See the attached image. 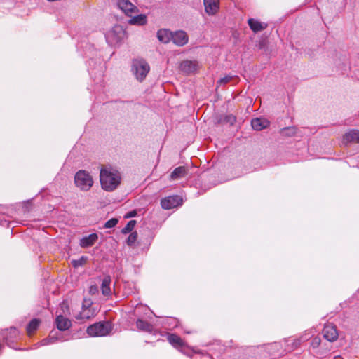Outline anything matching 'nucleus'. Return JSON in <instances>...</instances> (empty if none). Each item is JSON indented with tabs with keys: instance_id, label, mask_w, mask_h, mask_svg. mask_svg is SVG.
<instances>
[{
	"instance_id": "obj_1",
	"label": "nucleus",
	"mask_w": 359,
	"mask_h": 359,
	"mask_svg": "<svg viewBox=\"0 0 359 359\" xmlns=\"http://www.w3.org/2000/svg\"><path fill=\"white\" fill-rule=\"evenodd\" d=\"M121 172L110 165L101 168L100 172V181L101 187L107 191H113L121 182Z\"/></svg>"
},
{
	"instance_id": "obj_2",
	"label": "nucleus",
	"mask_w": 359,
	"mask_h": 359,
	"mask_svg": "<svg viewBox=\"0 0 359 359\" xmlns=\"http://www.w3.org/2000/svg\"><path fill=\"white\" fill-rule=\"evenodd\" d=\"M112 329L113 327L110 322L100 321L88 326L86 332L90 337H104L108 335Z\"/></svg>"
},
{
	"instance_id": "obj_3",
	"label": "nucleus",
	"mask_w": 359,
	"mask_h": 359,
	"mask_svg": "<svg viewBox=\"0 0 359 359\" xmlns=\"http://www.w3.org/2000/svg\"><path fill=\"white\" fill-rule=\"evenodd\" d=\"M150 70L147 62L143 59H135L133 60L132 72L136 79L140 82L143 81Z\"/></svg>"
},
{
	"instance_id": "obj_4",
	"label": "nucleus",
	"mask_w": 359,
	"mask_h": 359,
	"mask_svg": "<svg viewBox=\"0 0 359 359\" xmlns=\"http://www.w3.org/2000/svg\"><path fill=\"white\" fill-rule=\"evenodd\" d=\"M74 183L81 191H88L93 185V180L88 172L81 170L76 172Z\"/></svg>"
},
{
	"instance_id": "obj_5",
	"label": "nucleus",
	"mask_w": 359,
	"mask_h": 359,
	"mask_svg": "<svg viewBox=\"0 0 359 359\" xmlns=\"http://www.w3.org/2000/svg\"><path fill=\"white\" fill-rule=\"evenodd\" d=\"M92 302L90 299H84L82 310L75 316L77 320H88L95 316V310L91 308Z\"/></svg>"
},
{
	"instance_id": "obj_6",
	"label": "nucleus",
	"mask_w": 359,
	"mask_h": 359,
	"mask_svg": "<svg viewBox=\"0 0 359 359\" xmlns=\"http://www.w3.org/2000/svg\"><path fill=\"white\" fill-rule=\"evenodd\" d=\"M182 203V198L177 195L170 196L161 199V205L163 209L169 210L175 208Z\"/></svg>"
},
{
	"instance_id": "obj_7",
	"label": "nucleus",
	"mask_w": 359,
	"mask_h": 359,
	"mask_svg": "<svg viewBox=\"0 0 359 359\" xmlns=\"http://www.w3.org/2000/svg\"><path fill=\"white\" fill-rule=\"evenodd\" d=\"M117 6L128 17L139 12L137 7L129 0H118Z\"/></svg>"
},
{
	"instance_id": "obj_8",
	"label": "nucleus",
	"mask_w": 359,
	"mask_h": 359,
	"mask_svg": "<svg viewBox=\"0 0 359 359\" xmlns=\"http://www.w3.org/2000/svg\"><path fill=\"white\" fill-rule=\"evenodd\" d=\"M323 334L324 338L329 341H334L338 339L339 337L337 327L332 323H329L325 325L323 330Z\"/></svg>"
},
{
	"instance_id": "obj_9",
	"label": "nucleus",
	"mask_w": 359,
	"mask_h": 359,
	"mask_svg": "<svg viewBox=\"0 0 359 359\" xmlns=\"http://www.w3.org/2000/svg\"><path fill=\"white\" fill-rule=\"evenodd\" d=\"M171 41L178 46H183L188 43L189 37L183 30L172 32Z\"/></svg>"
},
{
	"instance_id": "obj_10",
	"label": "nucleus",
	"mask_w": 359,
	"mask_h": 359,
	"mask_svg": "<svg viewBox=\"0 0 359 359\" xmlns=\"http://www.w3.org/2000/svg\"><path fill=\"white\" fill-rule=\"evenodd\" d=\"M180 68L185 74H194L199 68L198 62L196 60H184L180 63Z\"/></svg>"
},
{
	"instance_id": "obj_11",
	"label": "nucleus",
	"mask_w": 359,
	"mask_h": 359,
	"mask_svg": "<svg viewBox=\"0 0 359 359\" xmlns=\"http://www.w3.org/2000/svg\"><path fill=\"white\" fill-rule=\"evenodd\" d=\"M19 334L20 332L18 330L14 327H11L10 329L5 330L2 332L4 339L8 346H11L14 340L19 337Z\"/></svg>"
},
{
	"instance_id": "obj_12",
	"label": "nucleus",
	"mask_w": 359,
	"mask_h": 359,
	"mask_svg": "<svg viewBox=\"0 0 359 359\" xmlns=\"http://www.w3.org/2000/svg\"><path fill=\"white\" fill-rule=\"evenodd\" d=\"M205 11L209 15L216 14L219 8V0H203Z\"/></svg>"
},
{
	"instance_id": "obj_13",
	"label": "nucleus",
	"mask_w": 359,
	"mask_h": 359,
	"mask_svg": "<svg viewBox=\"0 0 359 359\" xmlns=\"http://www.w3.org/2000/svg\"><path fill=\"white\" fill-rule=\"evenodd\" d=\"M55 324L57 328L60 331L67 330L72 326L71 320L61 314L56 317Z\"/></svg>"
},
{
	"instance_id": "obj_14",
	"label": "nucleus",
	"mask_w": 359,
	"mask_h": 359,
	"mask_svg": "<svg viewBox=\"0 0 359 359\" xmlns=\"http://www.w3.org/2000/svg\"><path fill=\"white\" fill-rule=\"evenodd\" d=\"M270 122L263 118H255L251 121V126L255 130L259 131L269 126Z\"/></svg>"
},
{
	"instance_id": "obj_15",
	"label": "nucleus",
	"mask_w": 359,
	"mask_h": 359,
	"mask_svg": "<svg viewBox=\"0 0 359 359\" xmlns=\"http://www.w3.org/2000/svg\"><path fill=\"white\" fill-rule=\"evenodd\" d=\"M168 342L175 348L180 349L186 346L182 338L175 334H168L167 337Z\"/></svg>"
},
{
	"instance_id": "obj_16",
	"label": "nucleus",
	"mask_w": 359,
	"mask_h": 359,
	"mask_svg": "<svg viewBox=\"0 0 359 359\" xmlns=\"http://www.w3.org/2000/svg\"><path fill=\"white\" fill-rule=\"evenodd\" d=\"M98 236L96 233H91L80 240V246L81 248H88L95 244L97 241Z\"/></svg>"
},
{
	"instance_id": "obj_17",
	"label": "nucleus",
	"mask_w": 359,
	"mask_h": 359,
	"mask_svg": "<svg viewBox=\"0 0 359 359\" xmlns=\"http://www.w3.org/2000/svg\"><path fill=\"white\" fill-rule=\"evenodd\" d=\"M343 142L344 143H359V130H352L346 133L344 135Z\"/></svg>"
},
{
	"instance_id": "obj_18",
	"label": "nucleus",
	"mask_w": 359,
	"mask_h": 359,
	"mask_svg": "<svg viewBox=\"0 0 359 359\" xmlns=\"http://www.w3.org/2000/svg\"><path fill=\"white\" fill-rule=\"evenodd\" d=\"M248 25L254 32H259L267 27V24L261 22L253 18H250L248 21Z\"/></svg>"
},
{
	"instance_id": "obj_19",
	"label": "nucleus",
	"mask_w": 359,
	"mask_h": 359,
	"mask_svg": "<svg viewBox=\"0 0 359 359\" xmlns=\"http://www.w3.org/2000/svg\"><path fill=\"white\" fill-rule=\"evenodd\" d=\"M188 173V169L185 166H179L176 168L170 174V179L177 180L184 177Z\"/></svg>"
},
{
	"instance_id": "obj_20",
	"label": "nucleus",
	"mask_w": 359,
	"mask_h": 359,
	"mask_svg": "<svg viewBox=\"0 0 359 359\" xmlns=\"http://www.w3.org/2000/svg\"><path fill=\"white\" fill-rule=\"evenodd\" d=\"M147 23V18L145 14H140L133 16L128 20V24L132 25L142 26Z\"/></svg>"
},
{
	"instance_id": "obj_21",
	"label": "nucleus",
	"mask_w": 359,
	"mask_h": 359,
	"mask_svg": "<svg viewBox=\"0 0 359 359\" xmlns=\"http://www.w3.org/2000/svg\"><path fill=\"white\" fill-rule=\"evenodd\" d=\"M111 282V278L109 276H106L104 277L102 285H101V290L102 293L104 296H109L111 294V291L110 288V284Z\"/></svg>"
},
{
	"instance_id": "obj_22",
	"label": "nucleus",
	"mask_w": 359,
	"mask_h": 359,
	"mask_svg": "<svg viewBox=\"0 0 359 359\" xmlns=\"http://www.w3.org/2000/svg\"><path fill=\"white\" fill-rule=\"evenodd\" d=\"M136 326L140 330L149 333H151L154 330L153 325L151 323L142 319L137 320Z\"/></svg>"
},
{
	"instance_id": "obj_23",
	"label": "nucleus",
	"mask_w": 359,
	"mask_h": 359,
	"mask_svg": "<svg viewBox=\"0 0 359 359\" xmlns=\"http://www.w3.org/2000/svg\"><path fill=\"white\" fill-rule=\"evenodd\" d=\"M158 39L164 43H168L171 40L172 32L168 29H160L157 32Z\"/></svg>"
},
{
	"instance_id": "obj_24",
	"label": "nucleus",
	"mask_w": 359,
	"mask_h": 359,
	"mask_svg": "<svg viewBox=\"0 0 359 359\" xmlns=\"http://www.w3.org/2000/svg\"><path fill=\"white\" fill-rule=\"evenodd\" d=\"M236 121V118L235 116L232 114L225 115L224 116H221L218 120L219 123H229L231 126L233 125Z\"/></svg>"
},
{
	"instance_id": "obj_25",
	"label": "nucleus",
	"mask_w": 359,
	"mask_h": 359,
	"mask_svg": "<svg viewBox=\"0 0 359 359\" xmlns=\"http://www.w3.org/2000/svg\"><path fill=\"white\" fill-rule=\"evenodd\" d=\"M40 321L38 319L32 320L27 326V332L31 335L39 326Z\"/></svg>"
},
{
	"instance_id": "obj_26",
	"label": "nucleus",
	"mask_w": 359,
	"mask_h": 359,
	"mask_svg": "<svg viewBox=\"0 0 359 359\" xmlns=\"http://www.w3.org/2000/svg\"><path fill=\"white\" fill-rule=\"evenodd\" d=\"M297 133V128L295 127H286L280 130V133L281 135L285 137L294 136Z\"/></svg>"
},
{
	"instance_id": "obj_27",
	"label": "nucleus",
	"mask_w": 359,
	"mask_h": 359,
	"mask_svg": "<svg viewBox=\"0 0 359 359\" xmlns=\"http://www.w3.org/2000/svg\"><path fill=\"white\" fill-rule=\"evenodd\" d=\"M136 222L135 220H130L126 226L122 229L123 233H128L130 232L135 227Z\"/></svg>"
},
{
	"instance_id": "obj_28",
	"label": "nucleus",
	"mask_w": 359,
	"mask_h": 359,
	"mask_svg": "<svg viewBox=\"0 0 359 359\" xmlns=\"http://www.w3.org/2000/svg\"><path fill=\"white\" fill-rule=\"evenodd\" d=\"M86 260L87 257L82 256L79 259L72 260V264L73 265L74 267H79L83 266L86 262Z\"/></svg>"
},
{
	"instance_id": "obj_29",
	"label": "nucleus",
	"mask_w": 359,
	"mask_h": 359,
	"mask_svg": "<svg viewBox=\"0 0 359 359\" xmlns=\"http://www.w3.org/2000/svg\"><path fill=\"white\" fill-rule=\"evenodd\" d=\"M137 233L136 232L131 233L129 236L128 237V239L126 241V243L128 245L132 246L135 244V241H137Z\"/></svg>"
},
{
	"instance_id": "obj_30",
	"label": "nucleus",
	"mask_w": 359,
	"mask_h": 359,
	"mask_svg": "<svg viewBox=\"0 0 359 359\" xmlns=\"http://www.w3.org/2000/svg\"><path fill=\"white\" fill-rule=\"evenodd\" d=\"M57 337H55L54 336H50L48 338L43 339L41 344L42 346H46L51 344H54L57 341Z\"/></svg>"
},
{
	"instance_id": "obj_31",
	"label": "nucleus",
	"mask_w": 359,
	"mask_h": 359,
	"mask_svg": "<svg viewBox=\"0 0 359 359\" xmlns=\"http://www.w3.org/2000/svg\"><path fill=\"white\" fill-rule=\"evenodd\" d=\"M118 222L116 218H111L104 224V228L109 229L114 227Z\"/></svg>"
},
{
	"instance_id": "obj_32",
	"label": "nucleus",
	"mask_w": 359,
	"mask_h": 359,
	"mask_svg": "<svg viewBox=\"0 0 359 359\" xmlns=\"http://www.w3.org/2000/svg\"><path fill=\"white\" fill-rule=\"evenodd\" d=\"M60 309L62 311V313L65 314L69 313V308L67 301H63L60 304Z\"/></svg>"
},
{
	"instance_id": "obj_33",
	"label": "nucleus",
	"mask_w": 359,
	"mask_h": 359,
	"mask_svg": "<svg viewBox=\"0 0 359 359\" xmlns=\"http://www.w3.org/2000/svg\"><path fill=\"white\" fill-rule=\"evenodd\" d=\"M232 78H233L232 76H229V75L225 76L224 77L221 78L217 81V84H219V85L226 84V83H229L232 79Z\"/></svg>"
},
{
	"instance_id": "obj_34",
	"label": "nucleus",
	"mask_w": 359,
	"mask_h": 359,
	"mask_svg": "<svg viewBox=\"0 0 359 359\" xmlns=\"http://www.w3.org/2000/svg\"><path fill=\"white\" fill-rule=\"evenodd\" d=\"M97 292H98V287L97 285H92L90 287L89 292L91 294H95L97 293Z\"/></svg>"
},
{
	"instance_id": "obj_35",
	"label": "nucleus",
	"mask_w": 359,
	"mask_h": 359,
	"mask_svg": "<svg viewBox=\"0 0 359 359\" xmlns=\"http://www.w3.org/2000/svg\"><path fill=\"white\" fill-rule=\"evenodd\" d=\"M137 215V212L135 210H133V211H130L128 212L126 215L125 216L126 218H130V217H135Z\"/></svg>"
},
{
	"instance_id": "obj_36",
	"label": "nucleus",
	"mask_w": 359,
	"mask_h": 359,
	"mask_svg": "<svg viewBox=\"0 0 359 359\" xmlns=\"http://www.w3.org/2000/svg\"><path fill=\"white\" fill-rule=\"evenodd\" d=\"M121 29L120 27H114V29L112 31V32H110L108 33V35H107V37H109L111 35L114 34V33L115 32V29Z\"/></svg>"
},
{
	"instance_id": "obj_37",
	"label": "nucleus",
	"mask_w": 359,
	"mask_h": 359,
	"mask_svg": "<svg viewBox=\"0 0 359 359\" xmlns=\"http://www.w3.org/2000/svg\"><path fill=\"white\" fill-rule=\"evenodd\" d=\"M271 346L273 347V348H276L278 346V344H271Z\"/></svg>"
},
{
	"instance_id": "obj_38",
	"label": "nucleus",
	"mask_w": 359,
	"mask_h": 359,
	"mask_svg": "<svg viewBox=\"0 0 359 359\" xmlns=\"http://www.w3.org/2000/svg\"><path fill=\"white\" fill-rule=\"evenodd\" d=\"M299 344V340L296 341H295V346H297Z\"/></svg>"
},
{
	"instance_id": "obj_39",
	"label": "nucleus",
	"mask_w": 359,
	"mask_h": 359,
	"mask_svg": "<svg viewBox=\"0 0 359 359\" xmlns=\"http://www.w3.org/2000/svg\"><path fill=\"white\" fill-rule=\"evenodd\" d=\"M315 340H316V341H317V339H315ZM320 341V340H319V339H318V341H316V344H318V341Z\"/></svg>"
}]
</instances>
